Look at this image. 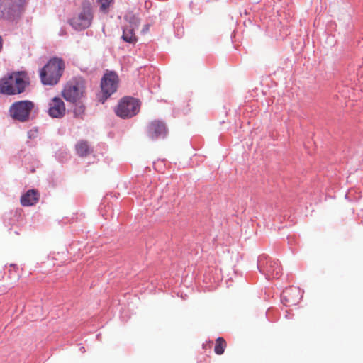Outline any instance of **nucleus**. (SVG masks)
<instances>
[{
    "label": "nucleus",
    "instance_id": "obj_1",
    "mask_svg": "<svg viewBox=\"0 0 363 363\" xmlns=\"http://www.w3.org/2000/svg\"><path fill=\"white\" fill-rule=\"evenodd\" d=\"M29 84L23 72H15L0 79V93L11 96L23 93Z\"/></svg>",
    "mask_w": 363,
    "mask_h": 363
},
{
    "label": "nucleus",
    "instance_id": "obj_2",
    "mask_svg": "<svg viewBox=\"0 0 363 363\" xmlns=\"http://www.w3.org/2000/svg\"><path fill=\"white\" fill-rule=\"evenodd\" d=\"M65 63L61 58L54 57L40 69V78L43 85L54 86L57 84L64 72Z\"/></svg>",
    "mask_w": 363,
    "mask_h": 363
},
{
    "label": "nucleus",
    "instance_id": "obj_3",
    "mask_svg": "<svg viewBox=\"0 0 363 363\" xmlns=\"http://www.w3.org/2000/svg\"><path fill=\"white\" fill-rule=\"evenodd\" d=\"M86 93V82L82 77H74L67 82L62 95L69 102L77 103Z\"/></svg>",
    "mask_w": 363,
    "mask_h": 363
},
{
    "label": "nucleus",
    "instance_id": "obj_4",
    "mask_svg": "<svg viewBox=\"0 0 363 363\" xmlns=\"http://www.w3.org/2000/svg\"><path fill=\"white\" fill-rule=\"evenodd\" d=\"M140 108L139 100L133 97H123L116 107L115 112L121 118H129L138 114Z\"/></svg>",
    "mask_w": 363,
    "mask_h": 363
},
{
    "label": "nucleus",
    "instance_id": "obj_5",
    "mask_svg": "<svg viewBox=\"0 0 363 363\" xmlns=\"http://www.w3.org/2000/svg\"><path fill=\"white\" fill-rule=\"evenodd\" d=\"M35 108V104L29 100L14 102L10 106L9 113L12 118L20 122H26L30 119V115Z\"/></svg>",
    "mask_w": 363,
    "mask_h": 363
},
{
    "label": "nucleus",
    "instance_id": "obj_6",
    "mask_svg": "<svg viewBox=\"0 0 363 363\" xmlns=\"http://www.w3.org/2000/svg\"><path fill=\"white\" fill-rule=\"evenodd\" d=\"M93 13L91 5L88 1L82 4V10L70 19L69 23L75 30H84L89 28L92 22Z\"/></svg>",
    "mask_w": 363,
    "mask_h": 363
},
{
    "label": "nucleus",
    "instance_id": "obj_7",
    "mask_svg": "<svg viewBox=\"0 0 363 363\" xmlns=\"http://www.w3.org/2000/svg\"><path fill=\"white\" fill-rule=\"evenodd\" d=\"M118 84V77L115 72H110L104 74L101 82V88L104 97L103 102L116 91Z\"/></svg>",
    "mask_w": 363,
    "mask_h": 363
},
{
    "label": "nucleus",
    "instance_id": "obj_8",
    "mask_svg": "<svg viewBox=\"0 0 363 363\" xmlns=\"http://www.w3.org/2000/svg\"><path fill=\"white\" fill-rule=\"evenodd\" d=\"M168 133L166 124L160 120L152 121L147 127V136L151 140L164 138Z\"/></svg>",
    "mask_w": 363,
    "mask_h": 363
},
{
    "label": "nucleus",
    "instance_id": "obj_9",
    "mask_svg": "<svg viewBox=\"0 0 363 363\" xmlns=\"http://www.w3.org/2000/svg\"><path fill=\"white\" fill-rule=\"evenodd\" d=\"M48 114L52 118H62L65 116L66 108L64 101L59 97H54L50 103Z\"/></svg>",
    "mask_w": 363,
    "mask_h": 363
},
{
    "label": "nucleus",
    "instance_id": "obj_10",
    "mask_svg": "<svg viewBox=\"0 0 363 363\" xmlns=\"http://www.w3.org/2000/svg\"><path fill=\"white\" fill-rule=\"evenodd\" d=\"M299 299V290L296 288L290 287L281 294V300L287 306H295L298 303Z\"/></svg>",
    "mask_w": 363,
    "mask_h": 363
},
{
    "label": "nucleus",
    "instance_id": "obj_11",
    "mask_svg": "<svg viewBox=\"0 0 363 363\" xmlns=\"http://www.w3.org/2000/svg\"><path fill=\"white\" fill-rule=\"evenodd\" d=\"M15 11V6L11 0H0V18H10Z\"/></svg>",
    "mask_w": 363,
    "mask_h": 363
},
{
    "label": "nucleus",
    "instance_id": "obj_12",
    "mask_svg": "<svg viewBox=\"0 0 363 363\" xmlns=\"http://www.w3.org/2000/svg\"><path fill=\"white\" fill-rule=\"evenodd\" d=\"M39 200V194L38 191L28 190L21 198V203L23 206H30L35 204Z\"/></svg>",
    "mask_w": 363,
    "mask_h": 363
},
{
    "label": "nucleus",
    "instance_id": "obj_13",
    "mask_svg": "<svg viewBox=\"0 0 363 363\" xmlns=\"http://www.w3.org/2000/svg\"><path fill=\"white\" fill-rule=\"evenodd\" d=\"M135 27L133 26H126L123 31V39L128 43H133L136 41V36L134 33Z\"/></svg>",
    "mask_w": 363,
    "mask_h": 363
},
{
    "label": "nucleus",
    "instance_id": "obj_14",
    "mask_svg": "<svg viewBox=\"0 0 363 363\" xmlns=\"http://www.w3.org/2000/svg\"><path fill=\"white\" fill-rule=\"evenodd\" d=\"M76 151L80 157H85L88 155L90 153V148L88 143L84 140L79 141L76 145Z\"/></svg>",
    "mask_w": 363,
    "mask_h": 363
},
{
    "label": "nucleus",
    "instance_id": "obj_15",
    "mask_svg": "<svg viewBox=\"0 0 363 363\" xmlns=\"http://www.w3.org/2000/svg\"><path fill=\"white\" fill-rule=\"evenodd\" d=\"M227 347V342L222 337H219L216 340L214 352L218 355H221L224 353Z\"/></svg>",
    "mask_w": 363,
    "mask_h": 363
},
{
    "label": "nucleus",
    "instance_id": "obj_16",
    "mask_svg": "<svg viewBox=\"0 0 363 363\" xmlns=\"http://www.w3.org/2000/svg\"><path fill=\"white\" fill-rule=\"evenodd\" d=\"M74 104L75 106L73 110L74 115L75 117L82 118L85 113V106L80 101Z\"/></svg>",
    "mask_w": 363,
    "mask_h": 363
},
{
    "label": "nucleus",
    "instance_id": "obj_17",
    "mask_svg": "<svg viewBox=\"0 0 363 363\" xmlns=\"http://www.w3.org/2000/svg\"><path fill=\"white\" fill-rule=\"evenodd\" d=\"M268 272L273 278H279L281 274V268L277 263H274L273 266H270Z\"/></svg>",
    "mask_w": 363,
    "mask_h": 363
},
{
    "label": "nucleus",
    "instance_id": "obj_18",
    "mask_svg": "<svg viewBox=\"0 0 363 363\" xmlns=\"http://www.w3.org/2000/svg\"><path fill=\"white\" fill-rule=\"evenodd\" d=\"M113 0H97L98 4L100 5V10L104 13L108 11V8L113 3Z\"/></svg>",
    "mask_w": 363,
    "mask_h": 363
},
{
    "label": "nucleus",
    "instance_id": "obj_19",
    "mask_svg": "<svg viewBox=\"0 0 363 363\" xmlns=\"http://www.w3.org/2000/svg\"><path fill=\"white\" fill-rule=\"evenodd\" d=\"M2 48H3V39L0 36V52L2 50Z\"/></svg>",
    "mask_w": 363,
    "mask_h": 363
},
{
    "label": "nucleus",
    "instance_id": "obj_20",
    "mask_svg": "<svg viewBox=\"0 0 363 363\" xmlns=\"http://www.w3.org/2000/svg\"><path fill=\"white\" fill-rule=\"evenodd\" d=\"M146 28H145V30H148V26H145Z\"/></svg>",
    "mask_w": 363,
    "mask_h": 363
},
{
    "label": "nucleus",
    "instance_id": "obj_21",
    "mask_svg": "<svg viewBox=\"0 0 363 363\" xmlns=\"http://www.w3.org/2000/svg\"><path fill=\"white\" fill-rule=\"evenodd\" d=\"M146 28H145V30H148V26H145Z\"/></svg>",
    "mask_w": 363,
    "mask_h": 363
}]
</instances>
